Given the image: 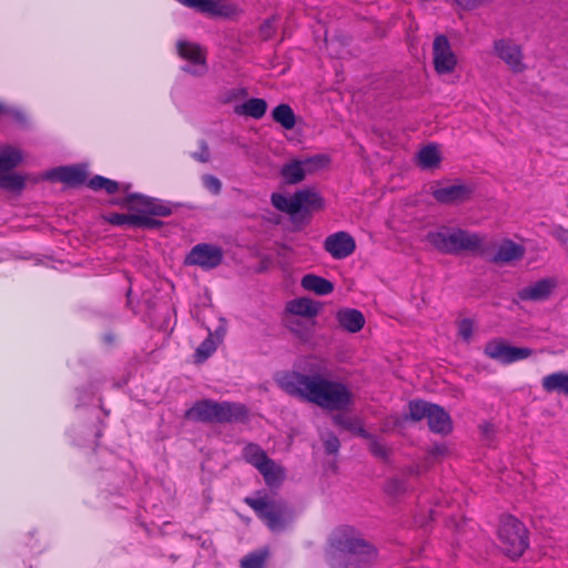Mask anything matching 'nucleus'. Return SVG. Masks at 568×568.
Listing matches in <instances>:
<instances>
[{
  "instance_id": "a878e982",
  "label": "nucleus",
  "mask_w": 568,
  "mask_h": 568,
  "mask_svg": "<svg viewBox=\"0 0 568 568\" xmlns=\"http://www.w3.org/2000/svg\"><path fill=\"white\" fill-rule=\"evenodd\" d=\"M258 471L268 487H278L285 479L284 468L271 458L258 469Z\"/></svg>"
},
{
  "instance_id": "7c9ffc66",
  "label": "nucleus",
  "mask_w": 568,
  "mask_h": 568,
  "mask_svg": "<svg viewBox=\"0 0 568 568\" xmlns=\"http://www.w3.org/2000/svg\"><path fill=\"white\" fill-rule=\"evenodd\" d=\"M270 557L268 548H260L247 554L241 559V568H266V561Z\"/></svg>"
},
{
  "instance_id": "2f4dec72",
  "label": "nucleus",
  "mask_w": 568,
  "mask_h": 568,
  "mask_svg": "<svg viewBox=\"0 0 568 568\" xmlns=\"http://www.w3.org/2000/svg\"><path fill=\"white\" fill-rule=\"evenodd\" d=\"M433 405L434 404L422 399L410 400L408 403V414L404 416V419L419 422L424 418H427Z\"/></svg>"
},
{
  "instance_id": "cd10ccee",
  "label": "nucleus",
  "mask_w": 568,
  "mask_h": 568,
  "mask_svg": "<svg viewBox=\"0 0 568 568\" xmlns=\"http://www.w3.org/2000/svg\"><path fill=\"white\" fill-rule=\"evenodd\" d=\"M243 459L257 470L270 459L266 452L257 444L248 443L242 450Z\"/></svg>"
},
{
  "instance_id": "f704fd0d",
  "label": "nucleus",
  "mask_w": 568,
  "mask_h": 568,
  "mask_svg": "<svg viewBox=\"0 0 568 568\" xmlns=\"http://www.w3.org/2000/svg\"><path fill=\"white\" fill-rule=\"evenodd\" d=\"M313 325H307L301 320H287V328L301 341L308 342L313 336Z\"/></svg>"
},
{
  "instance_id": "aec40b11",
  "label": "nucleus",
  "mask_w": 568,
  "mask_h": 568,
  "mask_svg": "<svg viewBox=\"0 0 568 568\" xmlns=\"http://www.w3.org/2000/svg\"><path fill=\"white\" fill-rule=\"evenodd\" d=\"M335 316L338 325L348 333H357L365 325L363 313L355 308H341Z\"/></svg>"
},
{
  "instance_id": "49530a36",
  "label": "nucleus",
  "mask_w": 568,
  "mask_h": 568,
  "mask_svg": "<svg viewBox=\"0 0 568 568\" xmlns=\"http://www.w3.org/2000/svg\"><path fill=\"white\" fill-rule=\"evenodd\" d=\"M193 159H195L199 162L206 163L210 160V151L209 146L205 141L201 142V151L197 153H194Z\"/></svg>"
},
{
  "instance_id": "20e7f679",
  "label": "nucleus",
  "mask_w": 568,
  "mask_h": 568,
  "mask_svg": "<svg viewBox=\"0 0 568 568\" xmlns=\"http://www.w3.org/2000/svg\"><path fill=\"white\" fill-rule=\"evenodd\" d=\"M184 417L209 424L237 423L247 418V409L244 405L237 403H219L212 399H203L187 409Z\"/></svg>"
},
{
  "instance_id": "2eb2a0df",
  "label": "nucleus",
  "mask_w": 568,
  "mask_h": 568,
  "mask_svg": "<svg viewBox=\"0 0 568 568\" xmlns=\"http://www.w3.org/2000/svg\"><path fill=\"white\" fill-rule=\"evenodd\" d=\"M324 250L329 253L333 258L343 260L355 252L356 243L349 233L339 231L325 239Z\"/></svg>"
},
{
  "instance_id": "e433bc0d",
  "label": "nucleus",
  "mask_w": 568,
  "mask_h": 568,
  "mask_svg": "<svg viewBox=\"0 0 568 568\" xmlns=\"http://www.w3.org/2000/svg\"><path fill=\"white\" fill-rule=\"evenodd\" d=\"M163 225V222L151 216V214L139 213L135 214L134 227L155 230Z\"/></svg>"
},
{
  "instance_id": "9b49d317",
  "label": "nucleus",
  "mask_w": 568,
  "mask_h": 568,
  "mask_svg": "<svg viewBox=\"0 0 568 568\" xmlns=\"http://www.w3.org/2000/svg\"><path fill=\"white\" fill-rule=\"evenodd\" d=\"M433 62L438 74H449L456 69V54L452 50L448 38L444 34H438L434 39Z\"/></svg>"
},
{
  "instance_id": "37998d69",
  "label": "nucleus",
  "mask_w": 568,
  "mask_h": 568,
  "mask_svg": "<svg viewBox=\"0 0 568 568\" xmlns=\"http://www.w3.org/2000/svg\"><path fill=\"white\" fill-rule=\"evenodd\" d=\"M324 447L328 455L336 454L339 449V439L335 435H329L324 442Z\"/></svg>"
},
{
  "instance_id": "3c124183",
  "label": "nucleus",
  "mask_w": 568,
  "mask_h": 568,
  "mask_svg": "<svg viewBox=\"0 0 568 568\" xmlns=\"http://www.w3.org/2000/svg\"><path fill=\"white\" fill-rule=\"evenodd\" d=\"M437 453L442 454L444 452V448L436 447Z\"/></svg>"
},
{
  "instance_id": "79ce46f5",
  "label": "nucleus",
  "mask_w": 568,
  "mask_h": 568,
  "mask_svg": "<svg viewBox=\"0 0 568 568\" xmlns=\"http://www.w3.org/2000/svg\"><path fill=\"white\" fill-rule=\"evenodd\" d=\"M181 3L189 8H194L202 13L210 14L212 0H180Z\"/></svg>"
},
{
  "instance_id": "c9c22d12",
  "label": "nucleus",
  "mask_w": 568,
  "mask_h": 568,
  "mask_svg": "<svg viewBox=\"0 0 568 568\" xmlns=\"http://www.w3.org/2000/svg\"><path fill=\"white\" fill-rule=\"evenodd\" d=\"M88 186L94 191L104 190L108 194H114L119 191L120 185L116 181L104 178L102 175H94L88 182Z\"/></svg>"
},
{
  "instance_id": "5701e85b",
  "label": "nucleus",
  "mask_w": 568,
  "mask_h": 568,
  "mask_svg": "<svg viewBox=\"0 0 568 568\" xmlns=\"http://www.w3.org/2000/svg\"><path fill=\"white\" fill-rule=\"evenodd\" d=\"M285 310L292 315L312 318L318 314L320 305L310 298L300 297L287 302Z\"/></svg>"
},
{
  "instance_id": "4468645a",
  "label": "nucleus",
  "mask_w": 568,
  "mask_h": 568,
  "mask_svg": "<svg viewBox=\"0 0 568 568\" xmlns=\"http://www.w3.org/2000/svg\"><path fill=\"white\" fill-rule=\"evenodd\" d=\"M494 53L516 73L523 72L526 68L523 62L524 54L520 45L511 40H496L494 42Z\"/></svg>"
},
{
  "instance_id": "09e8293b",
  "label": "nucleus",
  "mask_w": 568,
  "mask_h": 568,
  "mask_svg": "<svg viewBox=\"0 0 568 568\" xmlns=\"http://www.w3.org/2000/svg\"><path fill=\"white\" fill-rule=\"evenodd\" d=\"M334 423L345 428H349V422L342 416H335Z\"/></svg>"
},
{
  "instance_id": "4be33fe9",
  "label": "nucleus",
  "mask_w": 568,
  "mask_h": 568,
  "mask_svg": "<svg viewBox=\"0 0 568 568\" xmlns=\"http://www.w3.org/2000/svg\"><path fill=\"white\" fill-rule=\"evenodd\" d=\"M524 253L525 250L521 245L513 242L511 240H505L498 246L496 254L491 258V262L509 263L520 260L524 256Z\"/></svg>"
},
{
  "instance_id": "4c0bfd02",
  "label": "nucleus",
  "mask_w": 568,
  "mask_h": 568,
  "mask_svg": "<svg viewBox=\"0 0 568 568\" xmlns=\"http://www.w3.org/2000/svg\"><path fill=\"white\" fill-rule=\"evenodd\" d=\"M361 435L371 438L369 452L377 458L387 459L388 448L378 439L369 436L364 429H361Z\"/></svg>"
},
{
  "instance_id": "423d86ee",
  "label": "nucleus",
  "mask_w": 568,
  "mask_h": 568,
  "mask_svg": "<svg viewBox=\"0 0 568 568\" xmlns=\"http://www.w3.org/2000/svg\"><path fill=\"white\" fill-rule=\"evenodd\" d=\"M498 539L503 552L511 559L521 557L529 546L527 528L511 515L500 517Z\"/></svg>"
},
{
  "instance_id": "473e14b6",
  "label": "nucleus",
  "mask_w": 568,
  "mask_h": 568,
  "mask_svg": "<svg viewBox=\"0 0 568 568\" xmlns=\"http://www.w3.org/2000/svg\"><path fill=\"white\" fill-rule=\"evenodd\" d=\"M221 336L214 338L213 334L210 333L209 336L195 349V362L203 363L204 361H206L216 351L217 344L219 342H221Z\"/></svg>"
},
{
  "instance_id": "de8ad7c7",
  "label": "nucleus",
  "mask_w": 568,
  "mask_h": 568,
  "mask_svg": "<svg viewBox=\"0 0 568 568\" xmlns=\"http://www.w3.org/2000/svg\"><path fill=\"white\" fill-rule=\"evenodd\" d=\"M554 235L555 237L561 242V243H568V230L559 226V227H556L555 231H554Z\"/></svg>"
},
{
  "instance_id": "c85d7f7f",
  "label": "nucleus",
  "mask_w": 568,
  "mask_h": 568,
  "mask_svg": "<svg viewBox=\"0 0 568 568\" xmlns=\"http://www.w3.org/2000/svg\"><path fill=\"white\" fill-rule=\"evenodd\" d=\"M272 119L285 130H292L296 124V115L286 103H281L273 109Z\"/></svg>"
},
{
  "instance_id": "f3484780",
  "label": "nucleus",
  "mask_w": 568,
  "mask_h": 568,
  "mask_svg": "<svg viewBox=\"0 0 568 568\" xmlns=\"http://www.w3.org/2000/svg\"><path fill=\"white\" fill-rule=\"evenodd\" d=\"M473 192V186L459 183L434 189L432 195L440 204H454L467 201Z\"/></svg>"
},
{
  "instance_id": "f03ea898",
  "label": "nucleus",
  "mask_w": 568,
  "mask_h": 568,
  "mask_svg": "<svg viewBox=\"0 0 568 568\" xmlns=\"http://www.w3.org/2000/svg\"><path fill=\"white\" fill-rule=\"evenodd\" d=\"M329 542L332 568H369L377 557L376 548L359 538L349 526L335 529Z\"/></svg>"
},
{
  "instance_id": "f8f14e48",
  "label": "nucleus",
  "mask_w": 568,
  "mask_h": 568,
  "mask_svg": "<svg viewBox=\"0 0 568 568\" xmlns=\"http://www.w3.org/2000/svg\"><path fill=\"white\" fill-rule=\"evenodd\" d=\"M223 261V251L221 247L212 244L201 243L192 247L186 255L185 263L196 265L203 270L217 267Z\"/></svg>"
},
{
  "instance_id": "ddd939ff",
  "label": "nucleus",
  "mask_w": 568,
  "mask_h": 568,
  "mask_svg": "<svg viewBox=\"0 0 568 568\" xmlns=\"http://www.w3.org/2000/svg\"><path fill=\"white\" fill-rule=\"evenodd\" d=\"M123 206H131L141 213L151 214L155 216H170L172 207L169 202L144 196L141 194H129L121 202Z\"/></svg>"
},
{
  "instance_id": "a18cd8bd",
  "label": "nucleus",
  "mask_w": 568,
  "mask_h": 568,
  "mask_svg": "<svg viewBox=\"0 0 568 568\" xmlns=\"http://www.w3.org/2000/svg\"><path fill=\"white\" fill-rule=\"evenodd\" d=\"M488 0H455V2L463 10H474Z\"/></svg>"
},
{
  "instance_id": "a19ab883",
  "label": "nucleus",
  "mask_w": 568,
  "mask_h": 568,
  "mask_svg": "<svg viewBox=\"0 0 568 568\" xmlns=\"http://www.w3.org/2000/svg\"><path fill=\"white\" fill-rule=\"evenodd\" d=\"M203 185L206 190H209L214 195H217L221 193L222 190V183L221 181L211 174H205L202 178Z\"/></svg>"
},
{
  "instance_id": "6e6552de",
  "label": "nucleus",
  "mask_w": 568,
  "mask_h": 568,
  "mask_svg": "<svg viewBox=\"0 0 568 568\" xmlns=\"http://www.w3.org/2000/svg\"><path fill=\"white\" fill-rule=\"evenodd\" d=\"M22 162V153L12 146L0 151V190L20 193L26 186V179L12 172Z\"/></svg>"
},
{
  "instance_id": "dca6fc26",
  "label": "nucleus",
  "mask_w": 568,
  "mask_h": 568,
  "mask_svg": "<svg viewBox=\"0 0 568 568\" xmlns=\"http://www.w3.org/2000/svg\"><path fill=\"white\" fill-rule=\"evenodd\" d=\"M176 47L178 53L182 59H185L200 68V70H196L192 69L191 67H184L183 70L185 72L200 75L206 71V58L200 44L185 40H180L178 41Z\"/></svg>"
},
{
  "instance_id": "c03bdc74",
  "label": "nucleus",
  "mask_w": 568,
  "mask_h": 568,
  "mask_svg": "<svg viewBox=\"0 0 568 568\" xmlns=\"http://www.w3.org/2000/svg\"><path fill=\"white\" fill-rule=\"evenodd\" d=\"M274 31L275 28L272 19L265 20L260 27V34L264 40L270 39L273 36Z\"/></svg>"
},
{
  "instance_id": "39448f33",
  "label": "nucleus",
  "mask_w": 568,
  "mask_h": 568,
  "mask_svg": "<svg viewBox=\"0 0 568 568\" xmlns=\"http://www.w3.org/2000/svg\"><path fill=\"white\" fill-rule=\"evenodd\" d=\"M244 503L255 511L256 516L273 532L283 531L293 521V510L282 499L264 495L261 497H246Z\"/></svg>"
},
{
  "instance_id": "c756f323",
  "label": "nucleus",
  "mask_w": 568,
  "mask_h": 568,
  "mask_svg": "<svg viewBox=\"0 0 568 568\" xmlns=\"http://www.w3.org/2000/svg\"><path fill=\"white\" fill-rule=\"evenodd\" d=\"M210 16L233 19L243 13V9L234 2L212 0Z\"/></svg>"
},
{
  "instance_id": "58836bf2",
  "label": "nucleus",
  "mask_w": 568,
  "mask_h": 568,
  "mask_svg": "<svg viewBox=\"0 0 568 568\" xmlns=\"http://www.w3.org/2000/svg\"><path fill=\"white\" fill-rule=\"evenodd\" d=\"M134 219L135 214H124V213H111L105 216V220L112 225H129L134 227Z\"/></svg>"
},
{
  "instance_id": "ea45409f",
  "label": "nucleus",
  "mask_w": 568,
  "mask_h": 568,
  "mask_svg": "<svg viewBox=\"0 0 568 568\" xmlns=\"http://www.w3.org/2000/svg\"><path fill=\"white\" fill-rule=\"evenodd\" d=\"M474 333V323L470 318H464L458 323V335L465 342H470Z\"/></svg>"
},
{
  "instance_id": "a211bd4d",
  "label": "nucleus",
  "mask_w": 568,
  "mask_h": 568,
  "mask_svg": "<svg viewBox=\"0 0 568 568\" xmlns=\"http://www.w3.org/2000/svg\"><path fill=\"white\" fill-rule=\"evenodd\" d=\"M556 286V282L551 278H542L531 285L525 286L517 292V296L521 301H545L547 300Z\"/></svg>"
},
{
  "instance_id": "9d476101",
  "label": "nucleus",
  "mask_w": 568,
  "mask_h": 568,
  "mask_svg": "<svg viewBox=\"0 0 568 568\" xmlns=\"http://www.w3.org/2000/svg\"><path fill=\"white\" fill-rule=\"evenodd\" d=\"M484 353L487 357L508 365L528 358L532 354V349L511 346L501 338H494L486 343Z\"/></svg>"
},
{
  "instance_id": "f257e3e1",
  "label": "nucleus",
  "mask_w": 568,
  "mask_h": 568,
  "mask_svg": "<svg viewBox=\"0 0 568 568\" xmlns=\"http://www.w3.org/2000/svg\"><path fill=\"white\" fill-rule=\"evenodd\" d=\"M276 382L287 395L326 410H344L353 403V394L347 385L329 378L326 367L322 365H312L306 373L285 372Z\"/></svg>"
},
{
  "instance_id": "412c9836",
  "label": "nucleus",
  "mask_w": 568,
  "mask_h": 568,
  "mask_svg": "<svg viewBox=\"0 0 568 568\" xmlns=\"http://www.w3.org/2000/svg\"><path fill=\"white\" fill-rule=\"evenodd\" d=\"M427 422L429 429L434 433L448 434L453 428L450 416L437 404L432 406Z\"/></svg>"
},
{
  "instance_id": "393cba45",
  "label": "nucleus",
  "mask_w": 568,
  "mask_h": 568,
  "mask_svg": "<svg viewBox=\"0 0 568 568\" xmlns=\"http://www.w3.org/2000/svg\"><path fill=\"white\" fill-rule=\"evenodd\" d=\"M301 285L305 291L324 296L333 292L334 285L331 281L315 274H306L302 277Z\"/></svg>"
},
{
  "instance_id": "8fccbe9b",
  "label": "nucleus",
  "mask_w": 568,
  "mask_h": 568,
  "mask_svg": "<svg viewBox=\"0 0 568 568\" xmlns=\"http://www.w3.org/2000/svg\"><path fill=\"white\" fill-rule=\"evenodd\" d=\"M3 112H6V109H4V106L0 103V113H3Z\"/></svg>"
},
{
  "instance_id": "0eeeda50",
  "label": "nucleus",
  "mask_w": 568,
  "mask_h": 568,
  "mask_svg": "<svg viewBox=\"0 0 568 568\" xmlns=\"http://www.w3.org/2000/svg\"><path fill=\"white\" fill-rule=\"evenodd\" d=\"M271 202L276 210L291 215L292 220H295L301 212L310 213L324 207L323 197L311 189L298 190L290 197L281 193H273Z\"/></svg>"
},
{
  "instance_id": "bb28decb",
  "label": "nucleus",
  "mask_w": 568,
  "mask_h": 568,
  "mask_svg": "<svg viewBox=\"0 0 568 568\" xmlns=\"http://www.w3.org/2000/svg\"><path fill=\"white\" fill-rule=\"evenodd\" d=\"M266 110L267 103L264 99L251 98L241 105H237L235 113L258 120L265 115Z\"/></svg>"
},
{
  "instance_id": "6ab92c4d",
  "label": "nucleus",
  "mask_w": 568,
  "mask_h": 568,
  "mask_svg": "<svg viewBox=\"0 0 568 568\" xmlns=\"http://www.w3.org/2000/svg\"><path fill=\"white\" fill-rule=\"evenodd\" d=\"M51 180L63 182L71 186H78L85 182L87 171L82 166H59L48 173Z\"/></svg>"
},
{
  "instance_id": "72a5a7b5",
  "label": "nucleus",
  "mask_w": 568,
  "mask_h": 568,
  "mask_svg": "<svg viewBox=\"0 0 568 568\" xmlns=\"http://www.w3.org/2000/svg\"><path fill=\"white\" fill-rule=\"evenodd\" d=\"M440 162V155L435 145H427L418 152V163L423 169H433Z\"/></svg>"
},
{
  "instance_id": "7ed1b4c3",
  "label": "nucleus",
  "mask_w": 568,
  "mask_h": 568,
  "mask_svg": "<svg viewBox=\"0 0 568 568\" xmlns=\"http://www.w3.org/2000/svg\"><path fill=\"white\" fill-rule=\"evenodd\" d=\"M425 241L439 253L449 255H458L464 251L476 252L483 245V239L477 233L446 225L429 231Z\"/></svg>"
},
{
  "instance_id": "b1692460",
  "label": "nucleus",
  "mask_w": 568,
  "mask_h": 568,
  "mask_svg": "<svg viewBox=\"0 0 568 568\" xmlns=\"http://www.w3.org/2000/svg\"><path fill=\"white\" fill-rule=\"evenodd\" d=\"M542 389L546 393H558L568 397V372H556L546 375L541 379Z\"/></svg>"
},
{
  "instance_id": "1a4fd4ad",
  "label": "nucleus",
  "mask_w": 568,
  "mask_h": 568,
  "mask_svg": "<svg viewBox=\"0 0 568 568\" xmlns=\"http://www.w3.org/2000/svg\"><path fill=\"white\" fill-rule=\"evenodd\" d=\"M327 163L328 158L324 154H317L304 160H292L282 166L281 176L286 184H297L305 179L306 173L324 168Z\"/></svg>"
}]
</instances>
